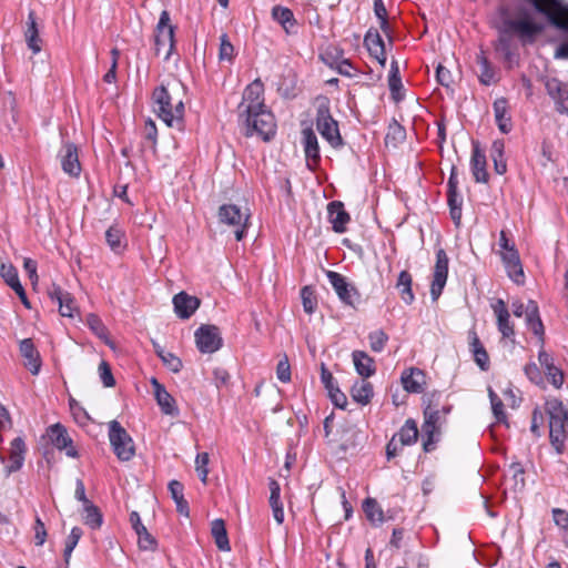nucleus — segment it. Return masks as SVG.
Wrapping results in <instances>:
<instances>
[{
    "label": "nucleus",
    "instance_id": "obj_61",
    "mask_svg": "<svg viewBox=\"0 0 568 568\" xmlns=\"http://www.w3.org/2000/svg\"><path fill=\"white\" fill-rule=\"evenodd\" d=\"M328 396H329L332 403L336 407L342 408V409H344L346 407L347 397L338 387L333 390L331 389V392L328 393Z\"/></svg>",
    "mask_w": 568,
    "mask_h": 568
},
{
    "label": "nucleus",
    "instance_id": "obj_14",
    "mask_svg": "<svg viewBox=\"0 0 568 568\" xmlns=\"http://www.w3.org/2000/svg\"><path fill=\"white\" fill-rule=\"evenodd\" d=\"M59 158L64 173L71 176H79L81 164L75 144L70 142L64 143L59 152Z\"/></svg>",
    "mask_w": 568,
    "mask_h": 568
},
{
    "label": "nucleus",
    "instance_id": "obj_6",
    "mask_svg": "<svg viewBox=\"0 0 568 568\" xmlns=\"http://www.w3.org/2000/svg\"><path fill=\"white\" fill-rule=\"evenodd\" d=\"M174 49V27L170 22V14L163 10L156 26L154 36V51L156 55L164 54L169 60Z\"/></svg>",
    "mask_w": 568,
    "mask_h": 568
},
{
    "label": "nucleus",
    "instance_id": "obj_46",
    "mask_svg": "<svg viewBox=\"0 0 568 568\" xmlns=\"http://www.w3.org/2000/svg\"><path fill=\"white\" fill-rule=\"evenodd\" d=\"M526 323H527V326L529 329L532 331V333L538 336L539 338V343H540V347H544V344H545V328H544V324L541 322V318L539 315H535V316H526Z\"/></svg>",
    "mask_w": 568,
    "mask_h": 568
},
{
    "label": "nucleus",
    "instance_id": "obj_56",
    "mask_svg": "<svg viewBox=\"0 0 568 568\" xmlns=\"http://www.w3.org/2000/svg\"><path fill=\"white\" fill-rule=\"evenodd\" d=\"M161 361L173 373H179L182 369V361L173 353L168 352Z\"/></svg>",
    "mask_w": 568,
    "mask_h": 568
},
{
    "label": "nucleus",
    "instance_id": "obj_4",
    "mask_svg": "<svg viewBox=\"0 0 568 568\" xmlns=\"http://www.w3.org/2000/svg\"><path fill=\"white\" fill-rule=\"evenodd\" d=\"M501 23L503 32L516 33L524 43L532 42L536 36L542 31V26L535 22L523 10L519 11L518 19L505 18Z\"/></svg>",
    "mask_w": 568,
    "mask_h": 568
},
{
    "label": "nucleus",
    "instance_id": "obj_17",
    "mask_svg": "<svg viewBox=\"0 0 568 568\" xmlns=\"http://www.w3.org/2000/svg\"><path fill=\"white\" fill-rule=\"evenodd\" d=\"M471 144L470 168L474 179L477 183H487L489 175L486 170L487 161L485 152L480 149L479 142L473 141Z\"/></svg>",
    "mask_w": 568,
    "mask_h": 568
},
{
    "label": "nucleus",
    "instance_id": "obj_42",
    "mask_svg": "<svg viewBox=\"0 0 568 568\" xmlns=\"http://www.w3.org/2000/svg\"><path fill=\"white\" fill-rule=\"evenodd\" d=\"M85 323L89 328L102 341L106 344H110L108 339V329L102 323V321L95 314H88L85 318Z\"/></svg>",
    "mask_w": 568,
    "mask_h": 568
},
{
    "label": "nucleus",
    "instance_id": "obj_25",
    "mask_svg": "<svg viewBox=\"0 0 568 568\" xmlns=\"http://www.w3.org/2000/svg\"><path fill=\"white\" fill-rule=\"evenodd\" d=\"M493 311L497 317V327L503 337L509 338L514 336L515 331L510 324V314L506 307L505 302L503 300H497V302L493 305Z\"/></svg>",
    "mask_w": 568,
    "mask_h": 568
},
{
    "label": "nucleus",
    "instance_id": "obj_11",
    "mask_svg": "<svg viewBox=\"0 0 568 568\" xmlns=\"http://www.w3.org/2000/svg\"><path fill=\"white\" fill-rule=\"evenodd\" d=\"M196 347L201 353L211 354L222 347L223 339L217 326L203 324L194 333Z\"/></svg>",
    "mask_w": 568,
    "mask_h": 568
},
{
    "label": "nucleus",
    "instance_id": "obj_30",
    "mask_svg": "<svg viewBox=\"0 0 568 568\" xmlns=\"http://www.w3.org/2000/svg\"><path fill=\"white\" fill-rule=\"evenodd\" d=\"M26 452V445L21 437H17L11 442V449L9 456L8 473L19 470L23 465V454Z\"/></svg>",
    "mask_w": 568,
    "mask_h": 568
},
{
    "label": "nucleus",
    "instance_id": "obj_59",
    "mask_svg": "<svg viewBox=\"0 0 568 568\" xmlns=\"http://www.w3.org/2000/svg\"><path fill=\"white\" fill-rule=\"evenodd\" d=\"M276 375L277 378L283 383H287L291 381V367L287 358H284L278 362L276 367Z\"/></svg>",
    "mask_w": 568,
    "mask_h": 568
},
{
    "label": "nucleus",
    "instance_id": "obj_43",
    "mask_svg": "<svg viewBox=\"0 0 568 568\" xmlns=\"http://www.w3.org/2000/svg\"><path fill=\"white\" fill-rule=\"evenodd\" d=\"M272 16L285 30H288V27L295 23L294 14L288 8L276 6L272 10Z\"/></svg>",
    "mask_w": 568,
    "mask_h": 568
},
{
    "label": "nucleus",
    "instance_id": "obj_54",
    "mask_svg": "<svg viewBox=\"0 0 568 568\" xmlns=\"http://www.w3.org/2000/svg\"><path fill=\"white\" fill-rule=\"evenodd\" d=\"M34 540L37 546H42L47 539V529L40 517H36L34 520Z\"/></svg>",
    "mask_w": 568,
    "mask_h": 568
},
{
    "label": "nucleus",
    "instance_id": "obj_39",
    "mask_svg": "<svg viewBox=\"0 0 568 568\" xmlns=\"http://www.w3.org/2000/svg\"><path fill=\"white\" fill-rule=\"evenodd\" d=\"M363 509L366 514V517L373 524H383L384 523V514L378 503L373 498H367L363 504Z\"/></svg>",
    "mask_w": 568,
    "mask_h": 568
},
{
    "label": "nucleus",
    "instance_id": "obj_1",
    "mask_svg": "<svg viewBox=\"0 0 568 568\" xmlns=\"http://www.w3.org/2000/svg\"><path fill=\"white\" fill-rule=\"evenodd\" d=\"M264 87L260 80L250 83L237 106L240 123L245 129V135L257 134L264 141H270L276 131L274 115L264 104Z\"/></svg>",
    "mask_w": 568,
    "mask_h": 568
},
{
    "label": "nucleus",
    "instance_id": "obj_44",
    "mask_svg": "<svg viewBox=\"0 0 568 568\" xmlns=\"http://www.w3.org/2000/svg\"><path fill=\"white\" fill-rule=\"evenodd\" d=\"M301 298L303 308L307 314H313L317 307V298L311 286H304L301 290Z\"/></svg>",
    "mask_w": 568,
    "mask_h": 568
},
{
    "label": "nucleus",
    "instance_id": "obj_45",
    "mask_svg": "<svg viewBox=\"0 0 568 568\" xmlns=\"http://www.w3.org/2000/svg\"><path fill=\"white\" fill-rule=\"evenodd\" d=\"M210 457L207 453H200L195 457V470L199 475L200 480L203 484L207 483V475H209V465Z\"/></svg>",
    "mask_w": 568,
    "mask_h": 568
},
{
    "label": "nucleus",
    "instance_id": "obj_63",
    "mask_svg": "<svg viewBox=\"0 0 568 568\" xmlns=\"http://www.w3.org/2000/svg\"><path fill=\"white\" fill-rule=\"evenodd\" d=\"M23 267L29 275V278L33 286L38 283L37 262L30 257H26L23 261Z\"/></svg>",
    "mask_w": 568,
    "mask_h": 568
},
{
    "label": "nucleus",
    "instance_id": "obj_3",
    "mask_svg": "<svg viewBox=\"0 0 568 568\" xmlns=\"http://www.w3.org/2000/svg\"><path fill=\"white\" fill-rule=\"evenodd\" d=\"M154 111L158 116L170 128L183 129L184 104L180 100L173 106L172 97L165 85H160L154 89L152 94Z\"/></svg>",
    "mask_w": 568,
    "mask_h": 568
},
{
    "label": "nucleus",
    "instance_id": "obj_38",
    "mask_svg": "<svg viewBox=\"0 0 568 568\" xmlns=\"http://www.w3.org/2000/svg\"><path fill=\"white\" fill-rule=\"evenodd\" d=\"M477 63L480 67V74H479V81L480 83L485 85H489L494 82L495 79V72L491 68L488 59L486 58L484 51H480V53L476 57Z\"/></svg>",
    "mask_w": 568,
    "mask_h": 568
},
{
    "label": "nucleus",
    "instance_id": "obj_32",
    "mask_svg": "<svg viewBox=\"0 0 568 568\" xmlns=\"http://www.w3.org/2000/svg\"><path fill=\"white\" fill-rule=\"evenodd\" d=\"M469 338H470V351L474 355V359H475L476 364L483 371H487L489 367V357H488V354H487L485 347L480 343L476 332H470Z\"/></svg>",
    "mask_w": 568,
    "mask_h": 568
},
{
    "label": "nucleus",
    "instance_id": "obj_36",
    "mask_svg": "<svg viewBox=\"0 0 568 568\" xmlns=\"http://www.w3.org/2000/svg\"><path fill=\"white\" fill-rule=\"evenodd\" d=\"M396 438L402 446L412 445L416 443L418 437L417 424L414 419H407L398 433L395 434Z\"/></svg>",
    "mask_w": 568,
    "mask_h": 568
},
{
    "label": "nucleus",
    "instance_id": "obj_29",
    "mask_svg": "<svg viewBox=\"0 0 568 568\" xmlns=\"http://www.w3.org/2000/svg\"><path fill=\"white\" fill-rule=\"evenodd\" d=\"M28 27L24 31V38L28 44V48L34 53H39L41 51V39L39 37V30L36 21V13L30 11L28 14Z\"/></svg>",
    "mask_w": 568,
    "mask_h": 568
},
{
    "label": "nucleus",
    "instance_id": "obj_28",
    "mask_svg": "<svg viewBox=\"0 0 568 568\" xmlns=\"http://www.w3.org/2000/svg\"><path fill=\"white\" fill-rule=\"evenodd\" d=\"M352 356L358 375L367 378L375 374V362L368 354L363 351H354Z\"/></svg>",
    "mask_w": 568,
    "mask_h": 568
},
{
    "label": "nucleus",
    "instance_id": "obj_50",
    "mask_svg": "<svg viewBox=\"0 0 568 568\" xmlns=\"http://www.w3.org/2000/svg\"><path fill=\"white\" fill-rule=\"evenodd\" d=\"M122 237H123V234L119 229L110 227L105 232L106 242H108L109 246L111 247V250H113V251H118L121 248Z\"/></svg>",
    "mask_w": 568,
    "mask_h": 568
},
{
    "label": "nucleus",
    "instance_id": "obj_40",
    "mask_svg": "<svg viewBox=\"0 0 568 568\" xmlns=\"http://www.w3.org/2000/svg\"><path fill=\"white\" fill-rule=\"evenodd\" d=\"M84 516L83 520L84 524L91 527L92 529L100 528L102 525V514L100 513L99 508L95 507L92 503L83 506Z\"/></svg>",
    "mask_w": 568,
    "mask_h": 568
},
{
    "label": "nucleus",
    "instance_id": "obj_8",
    "mask_svg": "<svg viewBox=\"0 0 568 568\" xmlns=\"http://www.w3.org/2000/svg\"><path fill=\"white\" fill-rule=\"evenodd\" d=\"M219 221L233 226L236 241L243 240L248 225L250 213L235 204H223L219 209Z\"/></svg>",
    "mask_w": 568,
    "mask_h": 568
},
{
    "label": "nucleus",
    "instance_id": "obj_33",
    "mask_svg": "<svg viewBox=\"0 0 568 568\" xmlns=\"http://www.w3.org/2000/svg\"><path fill=\"white\" fill-rule=\"evenodd\" d=\"M211 534L214 538L216 547L222 551H230L231 546L223 519H214L211 523Z\"/></svg>",
    "mask_w": 568,
    "mask_h": 568
},
{
    "label": "nucleus",
    "instance_id": "obj_41",
    "mask_svg": "<svg viewBox=\"0 0 568 568\" xmlns=\"http://www.w3.org/2000/svg\"><path fill=\"white\" fill-rule=\"evenodd\" d=\"M447 202L449 205L450 217L454 223L458 226L462 219V204L463 201L459 197L457 191L447 192Z\"/></svg>",
    "mask_w": 568,
    "mask_h": 568
},
{
    "label": "nucleus",
    "instance_id": "obj_27",
    "mask_svg": "<svg viewBox=\"0 0 568 568\" xmlns=\"http://www.w3.org/2000/svg\"><path fill=\"white\" fill-rule=\"evenodd\" d=\"M304 151L308 168L313 169L320 160L317 138L311 129L303 130Z\"/></svg>",
    "mask_w": 568,
    "mask_h": 568
},
{
    "label": "nucleus",
    "instance_id": "obj_15",
    "mask_svg": "<svg viewBox=\"0 0 568 568\" xmlns=\"http://www.w3.org/2000/svg\"><path fill=\"white\" fill-rule=\"evenodd\" d=\"M508 276L516 284H524L525 274L517 248L500 252Z\"/></svg>",
    "mask_w": 568,
    "mask_h": 568
},
{
    "label": "nucleus",
    "instance_id": "obj_60",
    "mask_svg": "<svg viewBox=\"0 0 568 568\" xmlns=\"http://www.w3.org/2000/svg\"><path fill=\"white\" fill-rule=\"evenodd\" d=\"M436 79H437L438 83H440L443 87H446V88H449L450 84L453 83L452 72L447 68L443 67L442 64H439L437 67Z\"/></svg>",
    "mask_w": 568,
    "mask_h": 568
},
{
    "label": "nucleus",
    "instance_id": "obj_34",
    "mask_svg": "<svg viewBox=\"0 0 568 568\" xmlns=\"http://www.w3.org/2000/svg\"><path fill=\"white\" fill-rule=\"evenodd\" d=\"M507 100L498 99L494 102V113L496 123L503 133H508L511 129L510 118H507Z\"/></svg>",
    "mask_w": 568,
    "mask_h": 568
},
{
    "label": "nucleus",
    "instance_id": "obj_18",
    "mask_svg": "<svg viewBox=\"0 0 568 568\" xmlns=\"http://www.w3.org/2000/svg\"><path fill=\"white\" fill-rule=\"evenodd\" d=\"M0 275L4 282L16 292L21 303L27 307L31 308V304L27 297L26 291L20 283L17 268L12 264H1Z\"/></svg>",
    "mask_w": 568,
    "mask_h": 568
},
{
    "label": "nucleus",
    "instance_id": "obj_21",
    "mask_svg": "<svg viewBox=\"0 0 568 568\" xmlns=\"http://www.w3.org/2000/svg\"><path fill=\"white\" fill-rule=\"evenodd\" d=\"M328 219L336 233H344L346 224L349 222V214L344 210V204L339 201H333L327 205Z\"/></svg>",
    "mask_w": 568,
    "mask_h": 568
},
{
    "label": "nucleus",
    "instance_id": "obj_53",
    "mask_svg": "<svg viewBox=\"0 0 568 568\" xmlns=\"http://www.w3.org/2000/svg\"><path fill=\"white\" fill-rule=\"evenodd\" d=\"M99 375H100L102 384L105 387L114 386L115 379L112 375L110 365L105 361H102L99 365Z\"/></svg>",
    "mask_w": 568,
    "mask_h": 568
},
{
    "label": "nucleus",
    "instance_id": "obj_55",
    "mask_svg": "<svg viewBox=\"0 0 568 568\" xmlns=\"http://www.w3.org/2000/svg\"><path fill=\"white\" fill-rule=\"evenodd\" d=\"M554 523L562 531L568 529V511L561 508H552L551 510Z\"/></svg>",
    "mask_w": 568,
    "mask_h": 568
},
{
    "label": "nucleus",
    "instance_id": "obj_7",
    "mask_svg": "<svg viewBox=\"0 0 568 568\" xmlns=\"http://www.w3.org/2000/svg\"><path fill=\"white\" fill-rule=\"evenodd\" d=\"M316 128L323 139L333 148H341L343 145L338 123L332 118L327 102L321 103L317 108Z\"/></svg>",
    "mask_w": 568,
    "mask_h": 568
},
{
    "label": "nucleus",
    "instance_id": "obj_37",
    "mask_svg": "<svg viewBox=\"0 0 568 568\" xmlns=\"http://www.w3.org/2000/svg\"><path fill=\"white\" fill-rule=\"evenodd\" d=\"M396 286L400 290L402 300L406 304H412L415 297L412 291V275L407 271L399 273Z\"/></svg>",
    "mask_w": 568,
    "mask_h": 568
},
{
    "label": "nucleus",
    "instance_id": "obj_13",
    "mask_svg": "<svg viewBox=\"0 0 568 568\" xmlns=\"http://www.w3.org/2000/svg\"><path fill=\"white\" fill-rule=\"evenodd\" d=\"M542 82L548 95L554 100L559 113H568V84L557 78L545 77Z\"/></svg>",
    "mask_w": 568,
    "mask_h": 568
},
{
    "label": "nucleus",
    "instance_id": "obj_24",
    "mask_svg": "<svg viewBox=\"0 0 568 568\" xmlns=\"http://www.w3.org/2000/svg\"><path fill=\"white\" fill-rule=\"evenodd\" d=\"M403 387L409 393H422L426 384V376L419 368L412 367L402 373Z\"/></svg>",
    "mask_w": 568,
    "mask_h": 568
},
{
    "label": "nucleus",
    "instance_id": "obj_35",
    "mask_svg": "<svg viewBox=\"0 0 568 568\" xmlns=\"http://www.w3.org/2000/svg\"><path fill=\"white\" fill-rule=\"evenodd\" d=\"M505 143L503 140H496L491 144L490 158L494 162L495 172L503 175L507 171V164L504 159Z\"/></svg>",
    "mask_w": 568,
    "mask_h": 568
},
{
    "label": "nucleus",
    "instance_id": "obj_52",
    "mask_svg": "<svg viewBox=\"0 0 568 568\" xmlns=\"http://www.w3.org/2000/svg\"><path fill=\"white\" fill-rule=\"evenodd\" d=\"M75 311V302L70 293L63 296V298L59 303V312L62 316L72 317L73 312Z\"/></svg>",
    "mask_w": 568,
    "mask_h": 568
},
{
    "label": "nucleus",
    "instance_id": "obj_16",
    "mask_svg": "<svg viewBox=\"0 0 568 568\" xmlns=\"http://www.w3.org/2000/svg\"><path fill=\"white\" fill-rule=\"evenodd\" d=\"M48 436L50 438V442L54 447L58 449H67V456L69 457H77L78 452L74 447H72V439L69 436L65 427H63L61 424H54L48 429Z\"/></svg>",
    "mask_w": 568,
    "mask_h": 568
},
{
    "label": "nucleus",
    "instance_id": "obj_58",
    "mask_svg": "<svg viewBox=\"0 0 568 568\" xmlns=\"http://www.w3.org/2000/svg\"><path fill=\"white\" fill-rule=\"evenodd\" d=\"M388 87L392 93V98L396 102L400 101L403 99V95L400 94V90L403 88L400 77H388Z\"/></svg>",
    "mask_w": 568,
    "mask_h": 568
},
{
    "label": "nucleus",
    "instance_id": "obj_10",
    "mask_svg": "<svg viewBox=\"0 0 568 568\" xmlns=\"http://www.w3.org/2000/svg\"><path fill=\"white\" fill-rule=\"evenodd\" d=\"M326 276L338 298L345 305L356 308L362 297L356 286L347 282L346 277L337 272L327 271Z\"/></svg>",
    "mask_w": 568,
    "mask_h": 568
},
{
    "label": "nucleus",
    "instance_id": "obj_9",
    "mask_svg": "<svg viewBox=\"0 0 568 568\" xmlns=\"http://www.w3.org/2000/svg\"><path fill=\"white\" fill-rule=\"evenodd\" d=\"M444 422V415L442 412L430 404L424 409V423L422 432L424 436L423 448L426 453L432 452L435 448L437 438L435 435L439 433V427Z\"/></svg>",
    "mask_w": 568,
    "mask_h": 568
},
{
    "label": "nucleus",
    "instance_id": "obj_19",
    "mask_svg": "<svg viewBox=\"0 0 568 568\" xmlns=\"http://www.w3.org/2000/svg\"><path fill=\"white\" fill-rule=\"evenodd\" d=\"M173 305L176 315L182 320H186L190 318L199 308L200 300L196 296L189 295L185 292H180L174 295Z\"/></svg>",
    "mask_w": 568,
    "mask_h": 568
},
{
    "label": "nucleus",
    "instance_id": "obj_2",
    "mask_svg": "<svg viewBox=\"0 0 568 568\" xmlns=\"http://www.w3.org/2000/svg\"><path fill=\"white\" fill-rule=\"evenodd\" d=\"M545 412L549 419L550 444L556 453L561 455L568 440V410L559 399L548 398L545 403Z\"/></svg>",
    "mask_w": 568,
    "mask_h": 568
},
{
    "label": "nucleus",
    "instance_id": "obj_12",
    "mask_svg": "<svg viewBox=\"0 0 568 568\" xmlns=\"http://www.w3.org/2000/svg\"><path fill=\"white\" fill-rule=\"evenodd\" d=\"M448 256L444 248L436 252V263L434 266L433 281L430 285V295L433 301H437L440 296L448 276Z\"/></svg>",
    "mask_w": 568,
    "mask_h": 568
},
{
    "label": "nucleus",
    "instance_id": "obj_62",
    "mask_svg": "<svg viewBox=\"0 0 568 568\" xmlns=\"http://www.w3.org/2000/svg\"><path fill=\"white\" fill-rule=\"evenodd\" d=\"M321 381L328 393L331 392V389L333 390L338 387L335 383L332 373L325 367L324 364H322L321 367Z\"/></svg>",
    "mask_w": 568,
    "mask_h": 568
},
{
    "label": "nucleus",
    "instance_id": "obj_47",
    "mask_svg": "<svg viewBox=\"0 0 568 568\" xmlns=\"http://www.w3.org/2000/svg\"><path fill=\"white\" fill-rule=\"evenodd\" d=\"M493 414L497 422L501 423L506 420V414L504 412V404L498 395L491 389H488Z\"/></svg>",
    "mask_w": 568,
    "mask_h": 568
},
{
    "label": "nucleus",
    "instance_id": "obj_64",
    "mask_svg": "<svg viewBox=\"0 0 568 568\" xmlns=\"http://www.w3.org/2000/svg\"><path fill=\"white\" fill-rule=\"evenodd\" d=\"M526 376L535 384L542 383L541 373L535 363H529L524 368Z\"/></svg>",
    "mask_w": 568,
    "mask_h": 568
},
{
    "label": "nucleus",
    "instance_id": "obj_49",
    "mask_svg": "<svg viewBox=\"0 0 568 568\" xmlns=\"http://www.w3.org/2000/svg\"><path fill=\"white\" fill-rule=\"evenodd\" d=\"M220 41H221V43H220V50H219V59L221 61H223V60L232 61L233 54H234V47L230 42L227 34L223 33L220 37Z\"/></svg>",
    "mask_w": 568,
    "mask_h": 568
},
{
    "label": "nucleus",
    "instance_id": "obj_57",
    "mask_svg": "<svg viewBox=\"0 0 568 568\" xmlns=\"http://www.w3.org/2000/svg\"><path fill=\"white\" fill-rule=\"evenodd\" d=\"M138 544H139L140 549H142V550L153 551L158 547V542H156L155 538L149 531L143 532V535H141L138 538Z\"/></svg>",
    "mask_w": 568,
    "mask_h": 568
},
{
    "label": "nucleus",
    "instance_id": "obj_22",
    "mask_svg": "<svg viewBox=\"0 0 568 568\" xmlns=\"http://www.w3.org/2000/svg\"><path fill=\"white\" fill-rule=\"evenodd\" d=\"M20 353L26 359L24 366L32 375H37L41 367V359L31 338H24L20 342Z\"/></svg>",
    "mask_w": 568,
    "mask_h": 568
},
{
    "label": "nucleus",
    "instance_id": "obj_48",
    "mask_svg": "<svg viewBox=\"0 0 568 568\" xmlns=\"http://www.w3.org/2000/svg\"><path fill=\"white\" fill-rule=\"evenodd\" d=\"M368 339H369L371 348L374 352L378 353L384 349V347L388 341V336L384 331L377 329V331L369 333Z\"/></svg>",
    "mask_w": 568,
    "mask_h": 568
},
{
    "label": "nucleus",
    "instance_id": "obj_26",
    "mask_svg": "<svg viewBox=\"0 0 568 568\" xmlns=\"http://www.w3.org/2000/svg\"><path fill=\"white\" fill-rule=\"evenodd\" d=\"M364 44L367 48L369 54L374 57L382 67L386 63V53L384 41L377 31H368L364 38Z\"/></svg>",
    "mask_w": 568,
    "mask_h": 568
},
{
    "label": "nucleus",
    "instance_id": "obj_31",
    "mask_svg": "<svg viewBox=\"0 0 568 568\" xmlns=\"http://www.w3.org/2000/svg\"><path fill=\"white\" fill-rule=\"evenodd\" d=\"M373 395V385L365 379L355 382L351 389L352 398L361 405H367L371 402Z\"/></svg>",
    "mask_w": 568,
    "mask_h": 568
},
{
    "label": "nucleus",
    "instance_id": "obj_51",
    "mask_svg": "<svg viewBox=\"0 0 568 568\" xmlns=\"http://www.w3.org/2000/svg\"><path fill=\"white\" fill-rule=\"evenodd\" d=\"M509 32H503V24L499 27V37L496 49L504 53L506 59L510 58V36Z\"/></svg>",
    "mask_w": 568,
    "mask_h": 568
},
{
    "label": "nucleus",
    "instance_id": "obj_5",
    "mask_svg": "<svg viewBox=\"0 0 568 568\" xmlns=\"http://www.w3.org/2000/svg\"><path fill=\"white\" fill-rule=\"evenodd\" d=\"M109 439L114 454L121 462L132 459L135 454L134 443L118 420L109 423Z\"/></svg>",
    "mask_w": 568,
    "mask_h": 568
},
{
    "label": "nucleus",
    "instance_id": "obj_20",
    "mask_svg": "<svg viewBox=\"0 0 568 568\" xmlns=\"http://www.w3.org/2000/svg\"><path fill=\"white\" fill-rule=\"evenodd\" d=\"M151 384L153 386L156 403L161 407L162 413L171 416L178 415L179 409L175 405V400L168 393L165 387L161 383H159L156 378H152Z\"/></svg>",
    "mask_w": 568,
    "mask_h": 568
},
{
    "label": "nucleus",
    "instance_id": "obj_23",
    "mask_svg": "<svg viewBox=\"0 0 568 568\" xmlns=\"http://www.w3.org/2000/svg\"><path fill=\"white\" fill-rule=\"evenodd\" d=\"M538 359L550 383L556 388H560L564 383V374L562 371L555 365L552 356L541 347Z\"/></svg>",
    "mask_w": 568,
    "mask_h": 568
}]
</instances>
